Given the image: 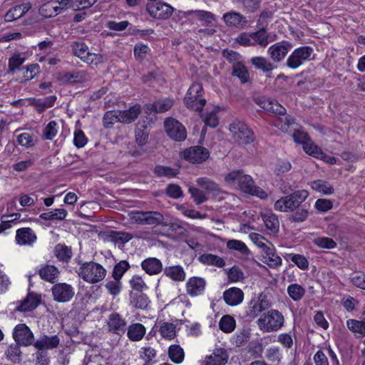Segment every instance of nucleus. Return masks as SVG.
Returning <instances> with one entry per match:
<instances>
[{
  "instance_id": "f257e3e1",
  "label": "nucleus",
  "mask_w": 365,
  "mask_h": 365,
  "mask_svg": "<svg viewBox=\"0 0 365 365\" xmlns=\"http://www.w3.org/2000/svg\"><path fill=\"white\" fill-rule=\"evenodd\" d=\"M284 317L277 309L267 310L257 321L259 329L263 332H274L280 330L284 324Z\"/></svg>"
},
{
  "instance_id": "f03ea898",
  "label": "nucleus",
  "mask_w": 365,
  "mask_h": 365,
  "mask_svg": "<svg viewBox=\"0 0 365 365\" xmlns=\"http://www.w3.org/2000/svg\"><path fill=\"white\" fill-rule=\"evenodd\" d=\"M309 192L305 190L294 192L277 200L274 205V210L279 212H294L308 197Z\"/></svg>"
},
{
  "instance_id": "7ed1b4c3",
  "label": "nucleus",
  "mask_w": 365,
  "mask_h": 365,
  "mask_svg": "<svg viewBox=\"0 0 365 365\" xmlns=\"http://www.w3.org/2000/svg\"><path fill=\"white\" fill-rule=\"evenodd\" d=\"M106 273V269L101 264L94 262L82 264L78 271V276L90 284L102 281Z\"/></svg>"
},
{
  "instance_id": "20e7f679",
  "label": "nucleus",
  "mask_w": 365,
  "mask_h": 365,
  "mask_svg": "<svg viewBox=\"0 0 365 365\" xmlns=\"http://www.w3.org/2000/svg\"><path fill=\"white\" fill-rule=\"evenodd\" d=\"M71 46L73 54L88 64L98 66L105 60L103 55L90 52L88 47L83 42H73Z\"/></svg>"
},
{
  "instance_id": "39448f33",
  "label": "nucleus",
  "mask_w": 365,
  "mask_h": 365,
  "mask_svg": "<svg viewBox=\"0 0 365 365\" xmlns=\"http://www.w3.org/2000/svg\"><path fill=\"white\" fill-rule=\"evenodd\" d=\"M230 130L235 140L239 143L248 144L255 139V135L252 130L242 121H234L230 125Z\"/></svg>"
},
{
  "instance_id": "423d86ee",
  "label": "nucleus",
  "mask_w": 365,
  "mask_h": 365,
  "mask_svg": "<svg viewBox=\"0 0 365 365\" xmlns=\"http://www.w3.org/2000/svg\"><path fill=\"white\" fill-rule=\"evenodd\" d=\"M130 220L140 225H155L160 224L163 220V216L158 212L133 211L129 213Z\"/></svg>"
},
{
  "instance_id": "0eeeda50",
  "label": "nucleus",
  "mask_w": 365,
  "mask_h": 365,
  "mask_svg": "<svg viewBox=\"0 0 365 365\" xmlns=\"http://www.w3.org/2000/svg\"><path fill=\"white\" fill-rule=\"evenodd\" d=\"M313 48L308 46L299 47L293 51L287 59V66L292 69L297 68L304 62L310 61Z\"/></svg>"
},
{
  "instance_id": "6e6552de",
  "label": "nucleus",
  "mask_w": 365,
  "mask_h": 365,
  "mask_svg": "<svg viewBox=\"0 0 365 365\" xmlns=\"http://www.w3.org/2000/svg\"><path fill=\"white\" fill-rule=\"evenodd\" d=\"M164 127L168 135L175 141H182L187 137L185 127L175 118H166L164 122Z\"/></svg>"
},
{
  "instance_id": "1a4fd4ad",
  "label": "nucleus",
  "mask_w": 365,
  "mask_h": 365,
  "mask_svg": "<svg viewBox=\"0 0 365 365\" xmlns=\"http://www.w3.org/2000/svg\"><path fill=\"white\" fill-rule=\"evenodd\" d=\"M173 8L161 1L150 2L146 5V11L151 17L156 19H167L173 13Z\"/></svg>"
},
{
  "instance_id": "9d476101",
  "label": "nucleus",
  "mask_w": 365,
  "mask_h": 365,
  "mask_svg": "<svg viewBox=\"0 0 365 365\" xmlns=\"http://www.w3.org/2000/svg\"><path fill=\"white\" fill-rule=\"evenodd\" d=\"M181 156L192 163H202L209 158L210 153L204 147L194 146L181 152Z\"/></svg>"
},
{
  "instance_id": "9b49d317",
  "label": "nucleus",
  "mask_w": 365,
  "mask_h": 365,
  "mask_svg": "<svg viewBox=\"0 0 365 365\" xmlns=\"http://www.w3.org/2000/svg\"><path fill=\"white\" fill-rule=\"evenodd\" d=\"M53 299L58 302H69L74 296L73 287L67 283H58L51 289Z\"/></svg>"
},
{
  "instance_id": "f8f14e48",
  "label": "nucleus",
  "mask_w": 365,
  "mask_h": 365,
  "mask_svg": "<svg viewBox=\"0 0 365 365\" xmlns=\"http://www.w3.org/2000/svg\"><path fill=\"white\" fill-rule=\"evenodd\" d=\"M238 187L243 192L257 196L261 199H265L267 197V193L262 188L255 185L254 180L249 175L244 174L241 177Z\"/></svg>"
},
{
  "instance_id": "ddd939ff",
  "label": "nucleus",
  "mask_w": 365,
  "mask_h": 365,
  "mask_svg": "<svg viewBox=\"0 0 365 365\" xmlns=\"http://www.w3.org/2000/svg\"><path fill=\"white\" fill-rule=\"evenodd\" d=\"M13 337L18 344L23 346L31 345L34 339L33 333L24 324H19L15 327Z\"/></svg>"
},
{
  "instance_id": "4468645a",
  "label": "nucleus",
  "mask_w": 365,
  "mask_h": 365,
  "mask_svg": "<svg viewBox=\"0 0 365 365\" xmlns=\"http://www.w3.org/2000/svg\"><path fill=\"white\" fill-rule=\"evenodd\" d=\"M292 48L290 42L282 41L269 46L267 53L274 62H280Z\"/></svg>"
},
{
  "instance_id": "2eb2a0df",
  "label": "nucleus",
  "mask_w": 365,
  "mask_h": 365,
  "mask_svg": "<svg viewBox=\"0 0 365 365\" xmlns=\"http://www.w3.org/2000/svg\"><path fill=\"white\" fill-rule=\"evenodd\" d=\"M270 306L271 304L266 295L260 294L256 300L251 301L248 308L247 314L250 317L255 318L261 312L268 309Z\"/></svg>"
},
{
  "instance_id": "dca6fc26",
  "label": "nucleus",
  "mask_w": 365,
  "mask_h": 365,
  "mask_svg": "<svg viewBox=\"0 0 365 365\" xmlns=\"http://www.w3.org/2000/svg\"><path fill=\"white\" fill-rule=\"evenodd\" d=\"M222 19L226 26L237 29L244 28L247 23V18L237 11H229L224 14Z\"/></svg>"
},
{
  "instance_id": "f3484780",
  "label": "nucleus",
  "mask_w": 365,
  "mask_h": 365,
  "mask_svg": "<svg viewBox=\"0 0 365 365\" xmlns=\"http://www.w3.org/2000/svg\"><path fill=\"white\" fill-rule=\"evenodd\" d=\"M256 103L264 110L276 115L286 113V109L278 102L269 98L262 97L256 100Z\"/></svg>"
},
{
  "instance_id": "a211bd4d",
  "label": "nucleus",
  "mask_w": 365,
  "mask_h": 365,
  "mask_svg": "<svg viewBox=\"0 0 365 365\" xmlns=\"http://www.w3.org/2000/svg\"><path fill=\"white\" fill-rule=\"evenodd\" d=\"M108 330L116 334H121L125 331L126 322L118 313H112L107 320Z\"/></svg>"
},
{
  "instance_id": "6ab92c4d",
  "label": "nucleus",
  "mask_w": 365,
  "mask_h": 365,
  "mask_svg": "<svg viewBox=\"0 0 365 365\" xmlns=\"http://www.w3.org/2000/svg\"><path fill=\"white\" fill-rule=\"evenodd\" d=\"M244 299V292L237 287H231L226 289L223 293V299L230 306L240 304Z\"/></svg>"
},
{
  "instance_id": "aec40b11",
  "label": "nucleus",
  "mask_w": 365,
  "mask_h": 365,
  "mask_svg": "<svg viewBox=\"0 0 365 365\" xmlns=\"http://www.w3.org/2000/svg\"><path fill=\"white\" fill-rule=\"evenodd\" d=\"M37 237L35 232L29 227H24L16 230V241L20 245H32Z\"/></svg>"
},
{
  "instance_id": "412c9836",
  "label": "nucleus",
  "mask_w": 365,
  "mask_h": 365,
  "mask_svg": "<svg viewBox=\"0 0 365 365\" xmlns=\"http://www.w3.org/2000/svg\"><path fill=\"white\" fill-rule=\"evenodd\" d=\"M263 262L271 268H277L282 264L281 257L276 253L272 244H269L268 247L263 251Z\"/></svg>"
},
{
  "instance_id": "4be33fe9",
  "label": "nucleus",
  "mask_w": 365,
  "mask_h": 365,
  "mask_svg": "<svg viewBox=\"0 0 365 365\" xmlns=\"http://www.w3.org/2000/svg\"><path fill=\"white\" fill-rule=\"evenodd\" d=\"M40 301L38 296L29 293L24 300L17 302L18 305L16 310L24 312L32 311L37 307Z\"/></svg>"
},
{
  "instance_id": "5701e85b",
  "label": "nucleus",
  "mask_w": 365,
  "mask_h": 365,
  "mask_svg": "<svg viewBox=\"0 0 365 365\" xmlns=\"http://www.w3.org/2000/svg\"><path fill=\"white\" fill-rule=\"evenodd\" d=\"M228 355L224 349H215L212 354L207 356L205 365H225L227 362Z\"/></svg>"
},
{
  "instance_id": "b1692460",
  "label": "nucleus",
  "mask_w": 365,
  "mask_h": 365,
  "mask_svg": "<svg viewBox=\"0 0 365 365\" xmlns=\"http://www.w3.org/2000/svg\"><path fill=\"white\" fill-rule=\"evenodd\" d=\"M142 269L149 275H155L163 270V264L155 257H149L141 262Z\"/></svg>"
},
{
  "instance_id": "393cba45",
  "label": "nucleus",
  "mask_w": 365,
  "mask_h": 365,
  "mask_svg": "<svg viewBox=\"0 0 365 365\" xmlns=\"http://www.w3.org/2000/svg\"><path fill=\"white\" fill-rule=\"evenodd\" d=\"M205 287V282L200 277H192L186 284V291L192 297L201 294Z\"/></svg>"
},
{
  "instance_id": "a878e982",
  "label": "nucleus",
  "mask_w": 365,
  "mask_h": 365,
  "mask_svg": "<svg viewBox=\"0 0 365 365\" xmlns=\"http://www.w3.org/2000/svg\"><path fill=\"white\" fill-rule=\"evenodd\" d=\"M31 8V4L26 2L17 5L10 9L5 14L4 19L6 21H13L21 18Z\"/></svg>"
},
{
  "instance_id": "bb28decb",
  "label": "nucleus",
  "mask_w": 365,
  "mask_h": 365,
  "mask_svg": "<svg viewBox=\"0 0 365 365\" xmlns=\"http://www.w3.org/2000/svg\"><path fill=\"white\" fill-rule=\"evenodd\" d=\"M141 112L140 105H134L130 108L124 110H119L120 123L129 124L135 121Z\"/></svg>"
},
{
  "instance_id": "cd10ccee",
  "label": "nucleus",
  "mask_w": 365,
  "mask_h": 365,
  "mask_svg": "<svg viewBox=\"0 0 365 365\" xmlns=\"http://www.w3.org/2000/svg\"><path fill=\"white\" fill-rule=\"evenodd\" d=\"M59 338L56 336H43L40 337L34 344V346L38 350L52 349L58 346L59 344Z\"/></svg>"
},
{
  "instance_id": "c85d7f7f",
  "label": "nucleus",
  "mask_w": 365,
  "mask_h": 365,
  "mask_svg": "<svg viewBox=\"0 0 365 365\" xmlns=\"http://www.w3.org/2000/svg\"><path fill=\"white\" fill-rule=\"evenodd\" d=\"M274 121V125L275 127L281 130L284 133H291L297 125L293 118L285 115V114L280 115Z\"/></svg>"
},
{
  "instance_id": "c756f323",
  "label": "nucleus",
  "mask_w": 365,
  "mask_h": 365,
  "mask_svg": "<svg viewBox=\"0 0 365 365\" xmlns=\"http://www.w3.org/2000/svg\"><path fill=\"white\" fill-rule=\"evenodd\" d=\"M196 182L200 187L206 190V194L217 195L221 192L218 185L207 178H199Z\"/></svg>"
},
{
  "instance_id": "7c9ffc66",
  "label": "nucleus",
  "mask_w": 365,
  "mask_h": 365,
  "mask_svg": "<svg viewBox=\"0 0 365 365\" xmlns=\"http://www.w3.org/2000/svg\"><path fill=\"white\" fill-rule=\"evenodd\" d=\"M145 327L140 323H135L128 327V337L133 341H140L145 334Z\"/></svg>"
},
{
  "instance_id": "2f4dec72",
  "label": "nucleus",
  "mask_w": 365,
  "mask_h": 365,
  "mask_svg": "<svg viewBox=\"0 0 365 365\" xmlns=\"http://www.w3.org/2000/svg\"><path fill=\"white\" fill-rule=\"evenodd\" d=\"M250 63L255 68L264 73L270 72L275 68V66L269 60L262 56L252 57L250 59Z\"/></svg>"
},
{
  "instance_id": "473e14b6",
  "label": "nucleus",
  "mask_w": 365,
  "mask_h": 365,
  "mask_svg": "<svg viewBox=\"0 0 365 365\" xmlns=\"http://www.w3.org/2000/svg\"><path fill=\"white\" fill-rule=\"evenodd\" d=\"M38 273L41 279L51 283H53L59 275L58 269L53 265L43 266L39 269Z\"/></svg>"
},
{
  "instance_id": "72a5a7b5",
  "label": "nucleus",
  "mask_w": 365,
  "mask_h": 365,
  "mask_svg": "<svg viewBox=\"0 0 365 365\" xmlns=\"http://www.w3.org/2000/svg\"><path fill=\"white\" fill-rule=\"evenodd\" d=\"M232 73L234 76L237 77L242 83H245L250 81L247 68L240 62L234 63Z\"/></svg>"
},
{
  "instance_id": "f704fd0d",
  "label": "nucleus",
  "mask_w": 365,
  "mask_h": 365,
  "mask_svg": "<svg viewBox=\"0 0 365 365\" xmlns=\"http://www.w3.org/2000/svg\"><path fill=\"white\" fill-rule=\"evenodd\" d=\"M198 260L206 265H212L217 267H222L225 264V260L215 255L212 254H203L198 257Z\"/></svg>"
},
{
  "instance_id": "c9c22d12",
  "label": "nucleus",
  "mask_w": 365,
  "mask_h": 365,
  "mask_svg": "<svg viewBox=\"0 0 365 365\" xmlns=\"http://www.w3.org/2000/svg\"><path fill=\"white\" fill-rule=\"evenodd\" d=\"M56 100L55 96H50L43 99H33L31 103L38 113H41L46 109L52 107Z\"/></svg>"
},
{
  "instance_id": "e433bc0d",
  "label": "nucleus",
  "mask_w": 365,
  "mask_h": 365,
  "mask_svg": "<svg viewBox=\"0 0 365 365\" xmlns=\"http://www.w3.org/2000/svg\"><path fill=\"white\" fill-rule=\"evenodd\" d=\"M252 36L255 46L257 44L262 47H266L269 42L274 41V39H270V35L264 28L252 32Z\"/></svg>"
},
{
  "instance_id": "4c0bfd02",
  "label": "nucleus",
  "mask_w": 365,
  "mask_h": 365,
  "mask_svg": "<svg viewBox=\"0 0 365 365\" xmlns=\"http://www.w3.org/2000/svg\"><path fill=\"white\" fill-rule=\"evenodd\" d=\"M226 247L230 250L238 252L242 256L247 257L250 254V251L247 246L238 240H230L226 243Z\"/></svg>"
},
{
  "instance_id": "58836bf2",
  "label": "nucleus",
  "mask_w": 365,
  "mask_h": 365,
  "mask_svg": "<svg viewBox=\"0 0 365 365\" xmlns=\"http://www.w3.org/2000/svg\"><path fill=\"white\" fill-rule=\"evenodd\" d=\"M165 274L175 281H183L185 278V273L181 266H170L165 267Z\"/></svg>"
},
{
  "instance_id": "ea45409f",
  "label": "nucleus",
  "mask_w": 365,
  "mask_h": 365,
  "mask_svg": "<svg viewBox=\"0 0 365 365\" xmlns=\"http://www.w3.org/2000/svg\"><path fill=\"white\" fill-rule=\"evenodd\" d=\"M173 106V101L170 99L158 100L148 106L150 111L164 113L170 110Z\"/></svg>"
},
{
  "instance_id": "a19ab883",
  "label": "nucleus",
  "mask_w": 365,
  "mask_h": 365,
  "mask_svg": "<svg viewBox=\"0 0 365 365\" xmlns=\"http://www.w3.org/2000/svg\"><path fill=\"white\" fill-rule=\"evenodd\" d=\"M189 14L192 15L194 18L197 20L204 22V24L209 26L215 20V15L207 11L204 10H195L188 12Z\"/></svg>"
},
{
  "instance_id": "79ce46f5",
  "label": "nucleus",
  "mask_w": 365,
  "mask_h": 365,
  "mask_svg": "<svg viewBox=\"0 0 365 365\" xmlns=\"http://www.w3.org/2000/svg\"><path fill=\"white\" fill-rule=\"evenodd\" d=\"M108 240L115 243L124 245L133 238V235L128 232L110 231L107 234Z\"/></svg>"
},
{
  "instance_id": "37998d69",
  "label": "nucleus",
  "mask_w": 365,
  "mask_h": 365,
  "mask_svg": "<svg viewBox=\"0 0 365 365\" xmlns=\"http://www.w3.org/2000/svg\"><path fill=\"white\" fill-rule=\"evenodd\" d=\"M310 185L314 190L322 192L324 195H331L334 190L329 182L322 180L312 181Z\"/></svg>"
},
{
  "instance_id": "c03bdc74",
  "label": "nucleus",
  "mask_w": 365,
  "mask_h": 365,
  "mask_svg": "<svg viewBox=\"0 0 365 365\" xmlns=\"http://www.w3.org/2000/svg\"><path fill=\"white\" fill-rule=\"evenodd\" d=\"M168 356L173 362L181 364L184 360L185 353L179 345L173 344L168 349Z\"/></svg>"
},
{
  "instance_id": "a18cd8bd",
  "label": "nucleus",
  "mask_w": 365,
  "mask_h": 365,
  "mask_svg": "<svg viewBox=\"0 0 365 365\" xmlns=\"http://www.w3.org/2000/svg\"><path fill=\"white\" fill-rule=\"evenodd\" d=\"M184 101L188 108L197 111L201 110L206 103L205 98L199 96L192 98V96H185Z\"/></svg>"
},
{
  "instance_id": "49530a36",
  "label": "nucleus",
  "mask_w": 365,
  "mask_h": 365,
  "mask_svg": "<svg viewBox=\"0 0 365 365\" xmlns=\"http://www.w3.org/2000/svg\"><path fill=\"white\" fill-rule=\"evenodd\" d=\"M305 289L299 284H292L287 287V294L289 297L295 301H300L305 294Z\"/></svg>"
},
{
  "instance_id": "de8ad7c7",
  "label": "nucleus",
  "mask_w": 365,
  "mask_h": 365,
  "mask_svg": "<svg viewBox=\"0 0 365 365\" xmlns=\"http://www.w3.org/2000/svg\"><path fill=\"white\" fill-rule=\"evenodd\" d=\"M67 215L68 212L65 209H54L51 211L41 213L40 215V218L44 220H63L66 217Z\"/></svg>"
},
{
  "instance_id": "09e8293b",
  "label": "nucleus",
  "mask_w": 365,
  "mask_h": 365,
  "mask_svg": "<svg viewBox=\"0 0 365 365\" xmlns=\"http://www.w3.org/2000/svg\"><path fill=\"white\" fill-rule=\"evenodd\" d=\"M263 221L267 230L270 233H275L279 230V220L277 217L272 213L267 214L263 216Z\"/></svg>"
},
{
  "instance_id": "8fccbe9b",
  "label": "nucleus",
  "mask_w": 365,
  "mask_h": 365,
  "mask_svg": "<svg viewBox=\"0 0 365 365\" xmlns=\"http://www.w3.org/2000/svg\"><path fill=\"white\" fill-rule=\"evenodd\" d=\"M235 326V319L230 315H224L219 322V327L225 333H231Z\"/></svg>"
},
{
  "instance_id": "3c124183",
  "label": "nucleus",
  "mask_w": 365,
  "mask_h": 365,
  "mask_svg": "<svg viewBox=\"0 0 365 365\" xmlns=\"http://www.w3.org/2000/svg\"><path fill=\"white\" fill-rule=\"evenodd\" d=\"M346 326L352 332L359 334V336H365V322L356 319L346 321Z\"/></svg>"
},
{
  "instance_id": "603ef678",
  "label": "nucleus",
  "mask_w": 365,
  "mask_h": 365,
  "mask_svg": "<svg viewBox=\"0 0 365 365\" xmlns=\"http://www.w3.org/2000/svg\"><path fill=\"white\" fill-rule=\"evenodd\" d=\"M159 331L161 336L167 339H172L175 336V326L170 322H160Z\"/></svg>"
},
{
  "instance_id": "864d4df0",
  "label": "nucleus",
  "mask_w": 365,
  "mask_h": 365,
  "mask_svg": "<svg viewBox=\"0 0 365 365\" xmlns=\"http://www.w3.org/2000/svg\"><path fill=\"white\" fill-rule=\"evenodd\" d=\"M119 110L107 111L103 118V125L106 128H111L115 123H120Z\"/></svg>"
},
{
  "instance_id": "5fc2aeb1",
  "label": "nucleus",
  "mask_w": 365,
  "mask_h": 365,
  "mask_svg": "<svg viewBox=\"0 0 365 365\" xmlns=\"http://www.w3.org/2000/svg\"><path fill=\"white\" fill-rule=\"evenodd\" d=\"M188 191L197 205H200L208 200L206 192L197 187L190 186Z\"/></svg>"
},
{
  "instance_id": "6e6d98bb",
  "label": "nucleus",
  "mask_w": 365,
  "mask_h": 365,
  "mask_svg": "<svg viewBox=\"0 0 365 365\" xmlns=\"http://www.w3.org/2000/svg\"><path fill=\"white\" fill-rule=\"evenodd\" d=\"M55 254L56 257L63 262H68L72 256L71 250L68 247L60 244L56 246Z\"/></svg>"
},
{
  "instance_id": "4d7b16f0",
  "label": "nucleus",
  "mask_w": 365,
  "mask_h": 365,
  "mask_svg": "<svg viewBox=\"0 0 365 365\" xmlns=\"http://www.w3.org/2000/svg\"><path fill=\"white\" fill-rule=\"evenodd\" d=\"M292 220L294 222H304L308 217V210L305 205H301L294 210V212H291Z\"/></svg>"
},
{
  "instance_id": "13d9d810",
  "label": "nucleus",
  "mask_w": 365,
  "mask_h": 365,
  "mask_svg": "<svg viewBox=\"0 0 365 365\" xmlns=\"http://www.w3.org/2000/svg\"><path fill=\"white\" fill-rule=\"evenodd\" d=\"M243 175L242 170H233L225 175V181L231 186H238Z\"/></svg>"
},
{
  "instance_id": "bf43d9fd",
  "label": "nucleus",
  "mask_w": 365,
  "mask_h": 365,
  "mask_svg": "<svg viewBox=\"0 0 365 365\" xmlns=\"http://www.w3.org/2000/svg\"><path fill=\"white\" fill-rule=\"evenodd\" d=\"M250 238L252 241V242L259 248L262 250L263 252L264 250L268 247L269 244H272L269 241H268L265 237L262 235L252 232L250 235Z\"/></svg>"
},
{
  "instance_id": "052dcab7",
  "label": "nucleus",
  "mask_w": 365,
  "mask_h": 365,
  "mask_svg": "<svg viewBox=\"0 0 365 365\" xmlns=\"http://www.w3.org/2000/svg\"><path fill=\"white\" fill-rule=\"evenodd\" d=\"M266 358L272 362H279L282 358L280 349L278 346H270L266 350Z\"/></svg>"
},
{
  "instance_id": "680f3d73",
  "label": "nucleus",
  "mask_w": 365,
  "mask_h": 365,
  "mask_svg": "<svg viewBox=\"0 0 365 365\" xmlns=\"http://www.w3.org/2000/svg\"><path fill=\"white\" fill-rule=\"evenodd\" d=\"M130 265L128 262L123 260L118 263L113 270L112 275L114 279L120 280L124 273L129 269Z\"/></svg>"
},
{
  "instance_id": "e2e57ef3",
  "label": "nucleus",
  "mask_w": 365,
  "mask_h": 365,
  "mask_svg": "<svg viewBox=\"0 0 365 365\" xmlns=\"http://www.w3.org/2000/svg\"><path fill=\"white\" fill-rule=\"evenodd\" d=\"M314 244L320 248L333 249L336 246V243L327 237H319L314 240Z\"/></svg>"
},
{
  "instance_id": "0e129e2a",
  "label": "nucleus",
  "mask_w": 365,
  "mask_h": 365,
  "mask_svg": "<svg viewBox=\"0 0 365 365\" xmlns=\"http://www.w3.org/2000/svg\"><path fill=\"white\" fill-rule=\"evenodd\" d=\"M148 131L146 125H141L135 130V141L139 145H143L148 140Z\"/></svg>"
},
{
  "instance_id": "69168bd1",
  "label": "nucleus",
  "mask_w": 365,
  "mask_h": 365,
  "mask_svg": "<svg viewBox=\"0 0 365 365\" xmlns=\"http://www.w3.org/2000/svg\"><path fill=\"white\" fill-rule=\"evenodd\" d=\"M40 71V66L37 63H32L25 68L23 78L25 81L33 79Z\"/></svg>"
},
{
  "instance_id": "338daca9",
  "label": "nucleus",
  "mask_w": 365,
  "mask_h": 365,
  "mask_svg": "<svg viewBox=\"0 0 365 365\" xmlns=\"http://www.w3.org/2000/svg\"><path fill=\"white\" fill-rule=\"evenodd\" d=\"M105 287L111 295L115 297L120 292L122 285L120 280L113 278V280L106 282Z\"/></svg>"
},
{
  "instance_id": "774afa93",
  "label": "nucleus",
  "mask_w": 365,
  "mask_h": 365,
  "mask_svg": "<svg viewBox=\"0 0 365 365\" xmlns=\"http://www.w3.org/2000/svg\"><path fill=\"white\" fill-rule=\"evenodd\" d=\"M303 149L307 154L314 158H317L322 151L319 147L309 139L304 142Z\"/></svg>"
}]
</instances>
